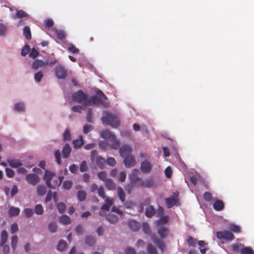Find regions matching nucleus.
Listing matches in <instances>:
<instances>
[{
  "instance_id": "680f3d73",
  "label": "nucleus",
  "mask_w": 254,
  "mask_h": 254,
  "mask_svg": "<svg viewBox=\"0 0 254 254\" xmlns=\"http://www.w3.org/2000/svg\"><path fill=\"white\" fill-rule=\"evenodd\" d=\"M107 164L110 166H114L116 164V161L114 158L109 157L106 160Z\"/></svg>"
},
{
  "instance_id": "13d9d810",
  "label": "nucleus",
  "mask_w": 254,
  "mask_h": 254,
  "mask_svg": "<svg viewBox=\"0 0 254 254\" xmlns=\"http://www.w3.org/2000/svg\"><path fill=\"white\" fill-rule=\"evenodd\" d=\"M93 129V127L90 125H85L83 127V131L85 134H87Z\"/></svg>"
},
{
  "instance_id": "f3484780",
  "label": "nucleus",
  "mask_w": 254,
  "mask_h": 254,
  "mask_svg": "<svg viewBox=\"0 0 254 254\" xmlns=\"http://www.w3.org/2000/svg\"><path fill=\"white\" fill-rule=\"evenodd\" d=\"M169 232V229L166 227H160L157 230V233L161 239H165Z\"/></svg>"
},
{
  "instance_id": "4468645a",
  "label": "nucleus",
  "mask_w": 254,
  "mask_h": 254,
  "mask_svg": "<svg viewBox=\"0 0 254 254\" xmlns=\"http://www.w3.org/2000/svg\"><path fill=\"white\" fill-rule=\"evenodd\" d=\"M124 164L126 167L129 168L135 166L136 163V160L132 155L124 157Z\"/></svg>"
},
{
  "instance_id": "a19ab883",
  "label": "nucleus",
  "mask_w": 254,
  "mask_h": 254,
  "mask_svg": "<svg viewBox=\"0 0 254 254\" xmlns=\"http://www.w3.org/2000/svg\"><path fill=\"white\" fill-rule=\"evenodd\" d=\"M57 207L60 213H63L65 211L66 206L65 204L63 202H59L57 203Z\"/></svg>"
},
{
  "instance_id": "cd10ccee",
  "label": "nucleus",
  "mask_w": 254,
  "mask_h": 254,
  "mask_svg": "<svg viewBox=\"0 0 254 254\" xmlns=\"http://www.w3.org/2000/svg\"><path fill=\"white\" fill-rule=\"evenodd\" d=\"M106 187L110 190L116 189V185L113 181L111 179H107L105 181Z\"/></svg>"
},
{
  "instance_id": "1a4fd4ad",
  "label": "nucleus",
  "mask_w": 254,
  "mask_h": 254,
  "mask_svg": "<svg viewBox=\"0 0 254 254\" xmlns=\"http://www.w3.org/2000/svg\"><path fill=\"white\" fill-rule=\"evenodd\" d=\"M154 186V180L151 178L146 179L145 180H143L141 179L139 183L137 184V186L138 187L147 188H152Z\"/></svg>"
},
{
  "instance_id": "9d476101",
  "label": "nucleus",
  "mask_w": 254,
  "mask_h": 254,
  "mask_svg": "<svg viewBox=\"0 0 254 254\" xmlns=\"http://www.w3.org/2000/svg\"><path fill=\"white\" fill-rule=\"evenodd\" d=\"M26 180L29 184L35 186L40 182V178L36 174H28L26 176Z\"/></svg>"
},
{
  "instance_id": "09e8293b",
  "label": "nucleus",
  "mask_w": 254,
  "mask_h": 254,
  "mask_svg": "<svg viewBox=\"0 0 254 254\" xmlns=\"http://www.w3.org/2000/svg\"><path fill=\"white\" fill-rule=\"evenodd\" d=\"M43 76V73L41 71H38L35 74L34 79L36 82H39L41 80Z\"/></svg>"
},
{
  "instance_id": "774afa93",
  "label": "nucleus",
  "mask_w": 254,
  "mask_h": 254,
  "mask_svg": "<svg viewBox=\"0 0 254 254\" xmlns=\"http://www.w3.org/2000/svg\"><path fill=\"white\" fill-rule=\"evenodd\" d=\"M75 231L78 235H81L83 234L84 230L81 225H78L75 227Z\"/></svg>"
},
{
  "instance_id": "c9c22d12",
  "label": "nucleus",
  "mask_w": 254,
  "mask_h": 254,
  "mask_svg": "<svg viewBox=\"0 0 254 254\" xmlns=\"http://www.w3.org/2000/svg\"><path fill=\"white\" fill-rule=\"evenodd\" d=\"M106 218L108 221L112 224H115L118 221V217L116 215L113 214H109L107 216Z\"/></svg>"
},
{
  "instance_id": "7c9ffc66",
  "label": "nucleus",
  "mask_w": 254,
  "mask_h": 254,
  "mask_svg": "<svg viewBox=\"0 0 254 254\" xmlns=\"http://www.w3.org/2000/svg\"><path fill=\"white\" fill-rule=\"evenodd\" d=\"M8 235L6 230H3L1 233V241L0 246H2L6 243L7 240Z\"/></svg>"
},
{
  "instance_id": "052dcab7",
  "label": "nucleus",
  "mask_w": 254,
  "mask_h": 254,
  "mask_svg": "<svg viewBox=\"0 0 254 254\" xmlns=\"http://www.w3.org/2000/svg\"><path fill=\"white\" fill-rule=\"evenodd\" d=\"M24 214L26 217L29 218L33 214V209L31 208H25L24 210Z\"/></svg>"
},
{
  "instance_id": "2f4dec72",
  "label": "nucleus",
  "mask_w": 254,
  "mask_h": 254,
  "mask_svg": "<svg viewBox=\"0 0 254 254\" xmlns=\"http://www.w3.org/2000/svg\"><path fill=\"white\" fill-rule=\"evenodd\" d=\"M67 243L64 240L60 241L57 245V249L60 251H64L66 249Z\"/></svg>"
},
{
  "instance_id": "37998d69",
  "label": "nucleus",
  "mask_w": 254,
  "mask_h": 254,
  "mask_svg": "<svg viewBox=\"0 0 254 254\" xmlns=\"http://www.w3.org/2000/svg\"><path fill=\"white\" fill-rule=\"evenodd\" d=\"M63 138L64 141L71 139V134L69 128H66L63 134Z\"/></svg>"
},
{
  "instance_id": "de8ad7c7",
  "label": "nucleus",
  "mask_w": 254,
  "mask_h": 254,
  "mask_svg": "<svg viewBox=\"0 0 254 254\" xmlns=\"http://www.w3.org/2000/svg\"><path fill=\"white\" fill-rule=\"evenodd\" d=\"M35 212L38 215L43 214L44 211L41 204H37L35 208Z\"/></svg>"
},
{
  "instance_id": "412c9836",
  "label": "nucleus",
  "mask_w": 254,
  "mask_h": 254,
  "mask_svg": "<svg viewBox=\"0 0 254 254\" xmlns=\"http://www.w3.org/2000/svg\"><path fill=\"white\" fill-rule=\"evenodd\" d=\"M71 152V148L68 144H66L62 149V154L63 157L64 158H67Z\"/></svg>"
},
{
  "instance_id": "4c0bfd02",
  "label": "nucleus",
  "mask_w": 254,
  "mask_h": 254,
  "mask_svg": "<svg viewBox=\"0 0 254 254\" xmlns=\"http://www.w3.org/2000/svg\"><path fill=\"white\" fill-rule=\"evenodd\" d=\"M147 251L148 254H158L156 249L151 244H148Z\"/></svg>"
},
{
  "instance_id": "dca6fc26",
  "label": "nucleus",
  "mask_w": 254,
  "mask_h": 254,
  "mask_svg": "<svg viewBox=\"0 0 254 254\" xmlns=\"http://www.w3.org/2000/svg\"><path fill=\"white\" fill-rule=\"evenodd\" d=\"M178 194L175 196H173L165 199V201L168 208H171L177 204L178 200Z\"/></svg>"
},
{
  "instance_id": "4be33fe9",
  "label": "nucleus",
  "mask_w": 254,
  "mask_h": 254,
  "mask_svg": "<svg viewBox=\"0 0 254 254\" xmlns=\"http://www.w3.org/2000/svg\"><path fill=\"white\" fill-rule=\"evenodd\" d=\"M46 65L45 62L42 60H36L33 63L32 65V68L36 70L39 67H42Z\"/></svg>"
},
{
  "instance_id": "0e129e2a",
  "label": "nucleus",
  "mask_w": 254,
  "mask_h": 254,
  "mask_svg": "<svg viewBox=\"0 0 254 254\" xmlns=\"http://www.w3.org/2000/svg\"><path fill=\"white\" fill-rule=\"evenodd\" d=\"M55 157L56 158V160L57 163L60 165L61 163V152L59 150H57L56 151L55 153Z\"/></svg>"
},
{
  "instance_id": "864d4df0",
  "label": "nucleus",
  "mask_w": 254,
  "mask_h": 254,
  "mask_svg": "<svg viewBox=\"0 0 254 254\" xmlns=\"http://www.w3.org/2000/svg\"><path fill=\"white\" fill-rule=\"evenodd\" d=\"M56 35L58 37V38L59 40H63L65 38V33L61 30L57 31L56 32Z\"/></svg>"
},
{
  "instance_id": "c85d7f7f",
  "label": "nucleus",
  "mask_w": 254,
  "mask_h": 254,
  "mask_svg": "<svg viewBox=\"0 0 254 254\" xmlns=\"http://www.w3.org/2000/svg\"><path fill=\"white\" fill-rule=\"evenodd\" d=\"M37 193L39 195H44L47 192V189L46 187L43 185H40L37 186Z\"/></svg>"
},
{
  "instance_id": "a878e982",
  "label": "nucleus",
  "mask_w": 254,
  "mask_h": 254,
  "mask_svg": "<svg viewBox=\"0 0 254 254\" xmlns=\"http://www.w3.org/2000/svg\"><path fill=\"white\" fill-rule=\"evenodd\" d=\"M20 209L18 208L11 207L8 211L9 215L10 217L16 216L19 214Z\"/></svg>"
},
{
  "instance_id": "72a5a7b5",
  "label": "nucleus",
  "mask_w": 254,
  "mask_h": 254,
  "mask_svg": "<svg viewBox=\"0 0 254 254\" xmlns=\"http://www.w3.org/2000/svg\"><path fill=\"white\" fill-rule=\"evenodd\" d=\"M84 143L83 139L81 136L79 139L73 140V144L75 148H80Z\"/></svg>"
},
{
  "instance_id": "ea45409f",
  "label": "nucleus",
  "mask_w": 254,
  "mask_h": 254,
  "mask_svg": "<svg viewBox=\"0 0 254 254\" xmlns=\"http://www.w3.org/2000/svg\"><path fill=\"white\" fill-rule=\"evenodd\" d=\"M49 230L52 232L54 233L56 232L57 230L58 226L56 222H52L49 223L48 225Z\"/></svg>"
},
{
  "instance_id": "393cba45",
  "label": "nucleus",
  "mask_w": 254,
  "mask_h": 254,
  "mask_svg": "<svg viewBox=\"0 0 254 254\" xmlns=\"http://www.w3.org/2000/svg\"><path fill=\"white\" fill-rule=\"evenodd\" d=\"M156 213V210L153 206H149L147 207L145 212L146 217L148 218L152 217Z\"/></svg>"
},
{
  "instance_id": "5fc2aeb1",
  "label": "nucleus",
  "mask_w": 254,
  "mask_h": 254,
  "mask_svg": "<svg viewBox=\"0 0 254 254\" xmlns=\"http://www.w3.org/2000/svg\"><path fill=\"white\" fill-rule=\"evenodd\" d=\"M187 243L189 245L192 247H195L196 244V240L193 239L191 236H190L188 237Z\"/></svg>"
},
{
  "instance_id": "6ab92c4d",
  "label": "nucleus",
  "mask_w": 254,
  "mask_h": 254,
  "mask_svg": "<svg viewBox=\"0 0 254 254\" xmlns=\"http://www.w3.org/2000/svg\"><path fill=\"white\" fill-rule=\"evenodd\" d=\"M9 165L13 168H17L22 165V163L19 160L10 159L7 161Z\"/></svg>"
},
{
  "instance_id": "6e6552de",
  "label": "nucleus",
  "mask_w": 254,
  "mask_h": 254,
  "mask_svg": "<svg viewBox=\"0 0 254 254\" xmlns=\"http://www.w3.org/2000/svg\"><path fill=\"white\" fill-rule=\"evenodd\" d=\"M216 237L218 239L225 240L227 241H231L235 238L234 234L228 231L217 232Z\"/></svg>"
},
{
  "instance_id": "2eb2a0df",
  "label": "nucleus",
  "mask_w": 254,
  "mask_h": 254,
  "mask_svg": "<svg viewBox=\"0 0 254 254\" xmlns=\"http://www.w3.org/2000/svg\"><path fill=\"white\" fill-rule=\"evenodd\" d=\"M152 168V164L149 161L145 160L141 163L140 170L143 173H149Z\"/></svg>"
},
{
  "instance_id": "423d86ee",
  "label": "nucleus",
  "mask_w": 254,
  "mask_h": 254,
  "mask_svg": "<svg viewBox=\"0 0 254 254\" xmlns=\"http://www.w3.org/2000/svg\"><path fill=\"white\" fill-rule=\"evenodd\" d=\"M72 98L74 101L82 103L84 106H87L88 96L82 90H80L74 92L72 95Z\"/></svg>"
},
{
  "instance_id": "f03ea898",
  "label": "nucleus",
  "mask_w": 254,
  "mask_h": 254,
  "mask_svg": "<svg viewBox=\"0 0 254 254\" xmlns=\"http://www.w3.org/2000/svg\"><path fill=\"white\" fill-rule=\"evenodd\" d=\"M96 93V95H94L90 97H88L87 106L92 105L108 108L110 104L107 96L100 90H97Z\"/></svg>"
},
{
  "instance_id": "49530a36",
  "label": "nucleus",
  "mask_w": 254,
  "mask_h": 254,
  "mask_svg": "<svg viewBox=\"0 0 254 254\" xmlns=\"http://www.w3.org/2000/svg\"><path fill=\"white\" fill-rule=\"evenodd\" d=\"M7 26L3 24L0 23V36H4L7 30Z\"/></svg>"
},
{
  "instance_id": "4d7b16f0",
  "label": "nucleus",
  "mask_w": 254,
  "mask_h": 254,
  "mask_svg": "<svg viewBox=\"0 0 254 254\" xmlns=\"http://www.w3.org/2000/svg\"><path fill=\"white\" fill-rule=\"evenodd\" d=\"M39 54V52L36 49L33 48L32 49L31 51L30 52L29 56L30 58L35 59L38 56Z\"/></svg>"
},
{
  "instance_id": "f704fd0d",
  "label": "nucleus",
  "mask_w": 254,
  "mask_h": 254,
  "mask_svg": "<svg viewBox=\"0 0 254 254\" xmlns=\"http://www.w3.org/2000/svg\"><path fill=\"white\" fill-rule=\"evenodd\" d=\"M60 221L64 224H68L71 222V219L69 216L64 215L60 217Z\"/></svg>"
},
{
  "instance_id": "79ce46f5",
  "label": "nucleus",
  "mask_w": 254,
  "mask_h": 254,
  "mask_svg": "<svg viewBox=\"0 0 254 254\" xmlns=\"http://www.w3.org/2000/svg\"><path fill=\"white\" fill-rule=\"evenodd\" d=\"M78 199L80 201H83L86 199V193L84 190H79L77 193Z\"/></svg>"
},
{
  "instance_id": "20e7f679",
  "label": "nucleus",
  "mask_w": 254,
  "mask_h": 254,
  "mask_svg": "<svg viewBox=\"0 0 254 254\" xmlns=\"http://www.w3.org/2000/svg\"><path fill=\"white\" fill-rule=\"evenodd\" d=\"M142 229L143 232L149 235L151 237V239L153 242L158 247L159 249L163 251L165 248V245L163 241L159 240L154 234H151V229L148 224L146 222H143L142 224Z\"/></svg>"
},
{
  "instance_id": "aec40b11",
  "label": "nucleus",
  "mask_w": 254,
  "mask_h": 254,
  "mask_svg": "<svg viewBox=\"0 0 254 254\" xmlns=\"http://www.w3.org/2000/svg\"><path fill=\"white\" fill-rule=\"evenodd\" d=\"M129 228L133 231H137L140 229V223L135 220H131L128 222Z\"/></svg>"
},
{
  "instance_id": "bb28decb",
  "label": "nucleus",
  "mask_w": 254,
  "mask_h": 254,
  "mask_svg": "<svg viewBox=\"0 0 254 254\" xmlns=\"http://www.w3.org/2000/svg\"><path fill=\"white\" fill-rule=\"evenodd\" d=\"M23 35L27 40L31 39V33L30 28L28 26H26L23 29Z\"/></svg>"
},
{
  "instance_id": "603ef678",
  "label": "nucleus",
  "mask_w": 254,
  "mask_h": 254,
  "mask_svg": "<svg viewBox=\"0 0 254 254\" xmlns=\"http://www.w3.org/2000/svg\"><path fill=\"white\" fill-rule=\"evenodd\" d=\"M14 109L17 111H22L25 109V106L22 103H17L15 105Z\"/></svg>"
},
{
  "instance_id": "473e14b6",
  "label": "nucleus",
  "mask_w": 254,
  "mask_h": 254,
  "mask_svg": "<svg viewBox=\"0 0 254 254\" xmlns=\"http://www.w3.org/2000/svg\"><path fill=\"white\" fill-rule=\"evenodd\" d=\"M85 243L89 246H93L95 243V238L92 236H87L85 239Z\"/></svg>"
},
{
  "instance_id": "f8f14e48",
  "label": "nucleus",
  "mask_w": 254,
  "mask_h": 254,
  "mask_svg": "<svg viewBox=\"0 0 254 254\" xmlns=\"http://www.w3.org/2000/svg\"><path fill=\"white\" fill-rule=\"evenodd\" d=\"M55 73L58 78L64 79L67 76V71L64 67L59 65L55 68Z\"/></svg>"
},
{
  "instance_id": "a18cd8bd",
  "label": "nucleus",
  "mask_w": 254,
  "mask_h": 254,
  "mask_svg": "<svg viewBox=\"0 0 254 254\" xmlns=\"http://www.w3.org/2000/svg\"><path fill=\"white\" fill-rule=\"evenodd\" d=\"M229 229L231 231L235 233H239L240 232L241 228L240 226L236 225L234 224L230 225Z\"/></svg>"
},
{
  "instance_id": "3c124183",
  "label": "nucleus",
  "mask_w": 254,
  "mask_h": 254,
  "mask_svg": "<svg viewBox=\"0 0 254 254\" xmlns=\"http://www.w3.org/2000/svg\"><path fill=\"white\" fill-rule=\"evenodd\" d=\"M98 177L103 181L105 182L107 180V173L105 171L100 172L97 174Z\"/></svg>"
},
{
  "instance_id": "a211bd4d",
  "label": "nucleus",
  "mask_w": 254,
  "mask_h": 254,
  "mask_svg": "<svg viewBox=\"0 0 254 254\" xmlns=\"http://www.w3.org/2000/svg\"><path fill=\"white\" fill-rule=\"evenodd\" d=\"M224 202L220 199L216 200L213 204V208L218 211H222L224 208Z\"/></svg>"
},
{
  "instance_id": "7ed1b4c3",
  "label": "nucleus",
  "mask_w": 254,
  "mask_h": 254,
  "mask_svg": "<svg viewBox=\"0 0 254 254\" xmlns=\"http://www.w3.org/2000/svg\"><path fill=\"white\" fill-rule=\"evenodd\" d=\"M43 179L48 187L55 189L62 184L64 177L63 176L57 177L54 172L46 170L45 172Z\"/></svg>"
},
{
  "instance_id": "8fccbe9b",
  "label": "nucleus",
  "mask_w": 254,
  "mask_h": 254,
  "mask_svg": "<svg viewBox=\"0 0 254 254\" xmlns=\"http://www.w3.org/2000/svg\"><path fill=\"white\" fill-rule=\"evenodd\" d=\"M30 46L28 45H25V46L22 49L21 55L23 56H25L30 52Z\"/></svg>"
},
{
  "instance_id": "c03bdc74",
  "label": "nucleus",
  "mask_w": 254,
  "mask_h": 254,
  "mask_svg": "<svg viewBox=\"0 0 254 254\" xmlns=\"http://www.w3.org/2000/svg\"><path fill=\"white\" fill-rule=\"evenodd\" d=\"M88 168L87 166V163L86 161H83L80 166L79 170L81 172H84L88 171Z\"/></svg>"
},
{
  "instance_id": "0eeeda50",
  "label": "nucleus",
  "mask_w": 254,
  "mask_h": 254,
  "mask_svg": "<svg viewBox=\"0 0 254 254\" xmlns=\"http://www.w3.org/2000/svg\"><path fill=\"white\" fill-rule=\"evenodd\" d=\"M105 201V204L102 206L101 210L99 212V214L101 216H105L106 211H109L110 207L114 203L113 199L109 197H107Z\"/></svg>"
},
{
  "instance_id": "58836bf2",
  "label": "nucleus",
  "mask_w": 254,
  "mask_h": 254,
  "mask_svg": "<svg viewBox=\"0 0 254 254\" xmlns=\"http://www.w3.org/2000/svg\"><path fill=\"white\" fill-rule=\"evenodd\" d=\"M240 251L242 254H254V251L251 247H245Z\"/></svg>"
},
{
  "instance_id": "bf43d9fd",
  "label": "nucleus",
  "mask_w": 254,
  "mask_h": 254,
  "mask_svg": "<svg viewBox=\"0 0 254 254\" xmlns=\"http://www.w3.org/2000/svg\"><path fill=\"white\" fill-rule=\"evenodd\" d=\"M203 198L206 200V201H211L212 200V196L211 194L209 192H205L204 193L203 195Z\"/></svg>"
},
{
  "instance_id": "f257e3e1",
  "label": "nucleus",
  "mask_w": 254,
  "mask_h": 254,
  "mask_svg": "<svg viewBox=\"0 0 254 254\" xmlns=\"http://www.w3.org/2000/svg\"><path fill=\"white\" fill-rule=\"evenodd\" d=\"M101 137L108 140L111 143L109 144L106 141H101L99 143V148L103 150H107L110 149H118L121 146V142L117 140L116 136L109 130L105 129L100 133Z\"/></svg>"
},
{
  "instance_id": "5701e85b",
  "label": "nucleus",
  "mask_w": 254,
  "mask_h": 254,
  "mask_svg": "<svg viewBox=\"0 0 254 254\" xmlns=\"http://www.w3.org/2000/svg\"><path fill=\"white\" fill-rule=\"evenodd\" d=\"M96 165L100 169H103L105 165L106 161L104 158L101 156H97L95 159Z\"/></svg>"
},
{
  "instance_id": "9b49d317",
  "label": "nucleus",
  "mask_w": 254,
  "mask_h": 254,
  "mask_svg": "<svg viewBox=\"0 0 254 254\" xmlns=\"http://www.w3.org/2000/svg\"><path fill=\"white\" fill-rule=\"evenodd\" d=\"M139 170L133 169L129 176L130 181L131 183L134 184L137 186V184L139 183L141 178L138 177Z\"/></svg>"
},
{
  "instance_id": "338daca9",
  "label": "nucleus",
  "mask_w": 254,
  "mask_h": 254,
  "mask_svg": "<svg viewBox=\"0 0 254 254\" xmlns=\"http://www.w3.org/2000/svg\"><path fill=\"white\" fill-rule=\"evenodd\" d=\"M5 172H6V175L8 177L12 178L14 177L15 173H14V171L12 169L8 168H6L5 169Z\"/></svg>"
},
{
  "instance_id": "e433bc0d",
  "label": "nucleus",
  "mask_w": 254,
  "mask_h": 254,
  "mask_svg": "<svg viewBox=\"0 0 254 254\" xmlns=\"http://www.w3.org/2000/svg\"><path fill=\"white\" fill-rule=\"evenodd\" d=\"M18 238L16 235H14L11 237V247H12L13 251H14L16 249V248L17 246V244L18 242Z\"/></svg>"
},
{
  "instance_id": "39448f33",
  "label": "nucleus",
  "mask_w": 254,
  "mask_h": 254,
  "mask_svg": "<svg viewBox=\"0 0 254 254\" xmlns=\"http://www.w3.org/2000/svg\"><path fill=\"white\" fill-rule=\"evenodd\" d=\"M101 120L104 125H109L113 127L117 128L120 125L119 118L115 115L111 114L109 112H106Z\"/></svg>"
},
{
  "instance_id": "e2e57ef3",
  "label": "nucleus",
  "mask_w": 254,
  "mask_h": 254,
  "mask_svg": "<svg viewBox=\"0 0 254 254\" xmlns=\"http://www.w3.org/2000/svg\"><path fill=\"white\" fill-rule=\"evenodd\" d=\"M72 184L71 181H66L63 183V187L64 189L68 190L71 188Z\"/></svg>"
},
{
  "instance_id": "69168bd1",
  "label": "nucleus",
  "mask_w": 254,
  "mask_h": 254,
  "mask_svg": "<svg viewBox=\"0 0 254 254\" xmlns=\"http://www.w3.org/2000/svg\"><path fill=\"white\" fill-rule=\"evenodd\" d=\"M68 50L73 54H78L79 53V50L76 47H75L74 45H71L68 47Z\"/></svg>"
},
{
  "instance_id": "c756f323",
  "label": "nucleus",
  "mask_w": 254,
  "mask_h": 254,
  "mask_svg": "<svg viewBox=\"0 0 254 254\" xmlns=\"http://www.w3.org/2000/svg\"><path fill=\"white\" fill-rule=\"evenodd\" d=\"M118 195L121 200L122 202H125L126 199V194L125 193L123 190V189L121 187L118 188L117 190Z\"/></svg>"
},
{
  "instance_id": "b1692460",
  "label": "nucleus",
  "mask_w": 254,
  "mask_h": 254,
  "mask_svg": "<svg viewBox=\"0 0 254 254\" xmlns=\"http://www.w3.org/2000/svg\"><path fill=\"white\" fill-rule=\"evenodd\" d=\"M29 15L23 10H18L16 11V13L13 15V18H21L24 17H28Z\"/></svg>"
},
{
  "instance_id": "6e6d98bb",
  "label": "nucleus",
  "mask_w": 254,
  "mask_h": 254,
  "mask_svg": "<svg viewBox=\"0 0 254 254\" xmlns=\"http://www.w3.org/2000/svg\"><path fill=\"white\" fill-rule=\"evenodd\" d=\"M98 194L99 196L103 199H106L107 197L105 196V193L104 188L102 186L99 188L98 190Z\"/></svg>"
},
{
  "instance_id": "ddd939ff",
  "label": "nucleus",
  "mask_w": 254,
  "mask_h": 254,
  "mask_svg": "<svg viewBox=\"0 0 254 254\" xmlns=\"http://www.w3.org/2000/svg\"><path fill=\"white\" fill-rule=\"evenodd\" d=\"M132 151L131 147L128 145H123L120 148V153L121 156L124 158L125 157L130 155Z\"/></svg>"
}]
</instances>
